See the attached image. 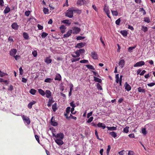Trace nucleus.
I'll return each mask as SVG.
<instances>
[{"mask_svg":"<svg viewBox=\"0 0 155 155\" xmlns=\"http://www.w3.org/2000/svg\"><path fill=\"white\" fill-rule=\"evenodd\" d=\"M85 52V51L84 49H80L75 51V53L76 54V55L74 54H72L71 56L74 58H76L79 57L80 56V54L84 53Z\"/></svg>","mask_w":155,"mask_h":155,"instance_id":"nucleus-1","label":"nucleus"},{"mask_svg":"<svg viewBox=\"0 0 155 155\" xmlns=\"http://www.w3.org/2000/svg\"><path fill=\"white\" fill-rule=\"evenodd\" d=\"M73 13L71 8H70L67 11V12L66 13L65 15L69 18H72L73 16Z\"/></svg>","mask_w":155,"mask_h":155,"instance_id":"nucleus-2","label":"nucleus"},{"mask_svg":"<svg viewBox=\"0 0 155 155\" xmlns=\"http://www.w3.org/2000/svg\"><path fill=\"white\" fill-rule=\"evenodd\" d=\"M22 117L23 120L25 121L28 124H29L30 123L31 121L28 117L24 115H22Z\"/></svg>","mask_w":155,"mask_h":155,"instance_id":"nucleus-3","label":"nucleus"},{"mask_svg":"<svg viewBox=\"0 0 155 155\" xmlns=\"http://www.w3.org/2000/svg\"><path fill=\"white\" fill-rule=\"evenodd\" d=\"M145 62L143 61H140L136 63L134 65V67H140L144 65Z\"/></svg>","mask_w":155,"mask_h":155,"instance_id":"nucleus-4","label":"nucleus"},{"mask_svg":"<svg viewBox=\"0 0 155 155\" xmlns=\"http://www.w3.org/2000/svg\"><path fill=\"white\" fill-rule=\"evenodd\" d=\"M71 107H68L66 109V114H64V116L68 119H70V117H68V115L70 113Z\"/></svg>","mask_w":155,"mask_h":155,"instance_id":"nucleus-5","label":"nucleus"},{"mask_svg":"<svg viewBox=\"0 0 155 155\" xmlns=\"http://www.w3.org/2000/svg\"><path fill=\"white\" fill-rule=\"evenodd\" d=\"M71 9L72 11L73 12H74L77 13L79 14H80L81 12V10L78 9L74 7H71Z\"/></svg>","mask_w":155,"mask_h":155,"instance_id":"nucleus-6","label":"nucleus"},{"mask_svg":"<svg viewBox=\"0 0 155 155\" xmlns=\"http://www.w3.org/2000/svg\"><path fill=\"white\" fill-rule=\"evenodd\" d=\"M64 137V135L62 133H60L57 134L56 135V139L62 140Z\"/></svg>","mask_w":155,"mask_h":155,"instance_id":"nucleus-7","label":"nucleus"},{"mask_svg":"<svg viewBox=\"0 0 155 155\" xmlns=\"http://www.w3.org/2000/svg\"><path fill=\"white\" fill-rule=\"evenodd\" d=\"M91 56L95 60L97 59V54L95 51H92L91 53Z\"/></svg>","mask_w":155,"mask_h":155,"instance_id":"nucleus-8","label":"nucleus"},{"mask_svg":"<svg viewBox=\"0 0 155 155\" xmlns=\"http://www.w3.org/2000/svg\"><path fill=\"white\" fill-rule=\"evenodd\" d=\"M17 53V50L15 49H13L9 52L10 54L12 56H14Z\"/></svg>","mask_w":155,"mask_h":155,"instance_id":"nucleus-9","label":"nucleus"},{"mask_svg":"<svg viewBox=\"0 0 155 155\" xmlns=\"http://www.w3.org/2000/svg\"><path fill=\"white\" fill-rule=\"evenodd\" d=\"M72 29L73 31H74V33L76 34L78 33L81 31V29L80 28H78L76 27H73L72 28Z\"/></svg>","mask_w":155,"mask_h":155,"instance_id":"nucleus-10","label":"nucleus"},{"mask_svg":"<svg viewBox=\"0 0 155 155\" xmlns=\"http://www.w3.org/2000/svg\"><path fill=\"white\" fill-rule=\"evenodd\" d=\"M12 28L15 30H17L18 28V25L16 23H14L11 25Z\"/></svg>","mask_w":155,"mask_h":155,"instance_id":"nucleus-11","label":"nucleus"},{"mask_svg":"<svg viewBox=\"0 0 155 155\" xmlns=\"http://www.w3.org/2000/svg\"><path fill=\"white\" fill-rule=\"evenodd\" d=\"M55 141L58 145L59 146H61L64 143V142L62 140L56 139L55 140Z\"/></svg>","mask_w":155,"mask_h":155,"instance_id":"nucleus-12","label":"nucleus"},{"mask_svg":"<svg viewBox=\"0 0 155 155\" xmlns=\"http://www.w3.org/2000/svg\"><path fill=\"white\" fill-rule=\"evenodd\" d=\"M51 124L52 126H55L58 125V123L55 121L54 119L53 120V117H52L51 120Z\"/></svg>","mask_w":155,"mask_h":155,"instance_id":"nucleus-13","label":"nucleus"},{"mask_svg":"<svg viewBox=\"0 0 155 155\" xmlns=\"http://www.w3.org/2000/svg\"><path fill=\"white\" fill-rule=\"evenodd\" d=\"M124 86L125 89L127 91H129L131 90V87L127 82H126Z\"/></svg>","mask_w":155,"mask_h":155,"instance_id":"nucleus-14","label":"nucleus"},{"mask_svg":"<svg viewBox=\"0 0 155 155\" xmlns=\"http://www.w3.org/2000/svg\"><path fill=\"white\" fill-rule=\"evenodd\" d=\"M45 94L46 97L48 98H50L51 96V92L49 90H46L45 91Z\"/></svg>","mask_w":155,"mask_h":155,"instance_id":"nucleus-15","label":"nucleus"},{"mask_svg":"<svg viewBox=\"0 0 155 155\" xmlns=\"http://www.w3.org/2000/svg\"><path fill=\"white\" fill-rule=\"evenodd\" d=\"M72 33V30H69L66 34H65L64 35V38H67L69 37L71 35Z\"/></svg>","mask_w":155,"mask_h":155,"instance_id":"nucleus-16","label":"nucleus"},{"mask_svg":"<svg viewBox=\"0 0 155 155\" xmlns=\"http://www.w3.org/2000/svg\"><path fill=\"white\" fill-rule=\"evenodd\" d=\"M85 45V43H80L77 44L75 46V47L78 48H82Z\"/></svg>","mask_w":155,"mask_h":155,"instance_id":"nucleus-17","label":"nucleus"},{"mask_svg":"<svg viewBox=\"0 0 155 155\" xmlns=\"http://www.w3.org/2000/svg\"><path fill=\"white\" fill-rule=\"evenodd\" d=\"M125 64V61L123 59L121 60L119 63V65L120 66L121 68H123Z\"/></svg>","mask_w":155,"mask_h":155,"instance_id":"nucleus-18","label":"nucleus"},{"mask_svg":"<svg viewBox=\"0 0 155 155\" xmlns=\"http://www.w3.org/2000/svg\"><path fill=\"white\" fill-rule=\"evenodd\" d=\"M60 29L62 33H64L65 31L66 27L64 25H62L60 27Z\"/></svg>","mask_w":155,"mask_h":155,"instance_id":"nucleus-19","label":"nucleus"},{"mask_svg":"<svg viewBox=\"0 0 155 155\" xmlns=\"http://www.w3.org/2000/svg\"><path fill=\"white\" fill-rule=\"evenodd\" d=\"M85 3L83 0H78L77 2V5H81Z\"/></svg>","mask_w":155,"mask_h":155,"instance_id":"nucleus-20","label":"nucleus"},{"mask_svg":"<svg viewBox=\"0 0 155 155\" xmlns=\"http://www.w3.org/2000/svg\"><path fill=\"white\" fill-rule=\"evenodd\" d=\"M54 102V101L53 100L52 98L49 99L48 100V103L47 104V106L48 107H51L52 103H53Z\"/></svg>","mask_w":155,"mask_h":155,"instance_id":"nucleus-21","label":"nucleus"},{"mask_svg":"<svg viewBox=\"0 0 155 155\" xmlns=\"http://www.w3.org/2000/svg\"><path fill=\"white\" fill-rule=\"evenodd\" d=\"M97 126L99 127H101L103 129H105L106 127L105 124H103L102 123H99L97 124Z\"/></svg>","mask_w":155,"mask_h":155,"instance_id":"nucleus-22","label":"nucleus"},{"mask_svg":"<svg viewBox=\"0 0 155 155\" xmlns=\"http://www.w3.org/2000/svg\"><path fill=\"white\" fill-rule=\"evenodd\" d=\"M61 76L59 74H56V77L54 78L55 81L58 80L60 81L61 80Z\"/></svg>","mask_w":155,"mask_h":155,"instance_id":"nucleus-23","label":"nucleus"},{"mask_svg":"<svg viewBox=\"0 0 155 155\" xmlns=\"http://www.w3.org/2000/svg\"><path fill=\"white\" fill-rule=\"evenodd\" d=\"M94 81L95 82H98L99 83H101L102 82V80L101 79H100L95 76L94 77Z\"/></svg>","mask_w":155,"mask_h":155,"instance_id":"nucleus-24","label":"nucleus"},{"mask_svg":"<svg viewBox=\"0 0 155 155\" xmlns=\"http://www.w3.org/2000/svg\"><path fill=\"white\" fill-rule=\"evenodd\" d=\"M137 91L139 92H141L143 93H145V89L142 88L141 87H139L137 88Z\"/></svg>","mask_w":155,"mask_h":155,"instance_id":"nucleus-25","label":"nucleus"},{"mask_svg":"<svg viewBox=\"0 0 155 155\" xmlns=\"http://www.w3.org/2000/svg\"><path fill=\"white\" fill-rule=\"evenodd\" d=\"M23 35L24 38L26 40L29 39V37L28 34L26 32H24L23 33Z\"/></svg>","mask_w":155,"mask_h":155,"instance_id":"nucleus-26","label":"nucleus"},{"mask_svg":"<svg viewBox=\"0 0 155 155\" xmlns=\"http://www.w3.org/2000/svg\"><path fill=\"white\" fill-rule=\"evenodd\" d=\"M10 11V8L8 6L6 7L4 11V12L5 14L8 13Z\"/></svg>","mask_w":155,"mask_h":155,"instance_id":"nucleus-27","label":"nucleus"},{"mask_svg":"<svg viewBox=\"0 0 155 155\" xmlns=\"http://www.w3.org/2000/svg\"><path fill=\"white\" fill-rule=\"evenodd\" d=\"M106 127L107 129L108 130H114L117 129V127Z\"/></svg>","mask_w":155,"mask_h":155,"instance_id":"nucleus-28","label":"nucleus"},{"mask_svg":"<svg viewBox=\"0 0 155 155\" xmlns=\"http://www.w3.org/2000/svg\"><path fill=\"white\" fill-rule=\"evenodd\" d=\"M120 33L124 37L126 36L127 35V32L126 30L121 31Z\"/></svg>","mask_w":155,"mask_h":155,"instance_id":"nucleus-29","label":"nucleus"},{"mask_svg":"<svg viewBox=\"0 0 155 155\" xmlns=\"http://www.w3.org/2000/svg\"><path fill=\"white\" fill-rule=\"evenodd\" d=\"M52 108L53 111L55 112L57 109V103H55L53 104L52 106Z\"/></svg>","mask_w":155,"mask_h":155,"instance_id":"nucleus-30","label":"nucleus"},{"mask_svg":"<svg viewBox=\"0 0 155 155\" xmlns=\"http://www.w3.org/2000/svg\"><path fill=\"white\" fill-rule=\"evenodd\" d=\"M109 134L114 138L116 137L117 136V133L114 131L110 132Z\"/></svg>","mask_w":155,"mask_h":155,"instance_id":"nucleus-31","label":"nucleus"},{"mask_svg":"<svg viewBox=\"0 0 155 155\" xmlns=\"http://www.w3.org/2000/svg\"><path fill=\"white\" fill-rule=\"evenodd\" d=\"M38 91L39 93L42 96H44L45 94V93L44 91L41 89H38Z\"/></svg>","mask_w":155,"mask_h":155,"instance_id":"nucleus-32","label":"nucleus"},{"mask_svg":"<svg viewBox=\"0 0 155 155\" xmlns=\"http://www.w3.org/2000/svg\"><path fill=\"white\" fill-rule=\"evenodd\" d=\"M52 61L51 60L49 57L46 58L45 61L47 64H50L51 63Z\"/></svg>","mask_w":155,"mask_h":155,"instance_id":"nucleus-33","label":"nucleus"},{"mask_svg":"<svg viewBox=\"0 0 155 155\" xmlns=\"http://www.w3.org/2000/svg\"><path fill=\"white\" fill-rule=\"evenodd\" d=\"M104 10L106 13L110 12L109 8L107 7L106 5L105 6L104 8Z\"/></svg>","mask_w":155,"mask_h":155,"instance_id":"nucleus-34","label":"nucleus"},{"mask_svg":"<svg viewBox=\"0 0 155 155\" xmlns=\"http://www.w3.org/2000/svg\"><path fill=\"white\" fill-rule=\"evenodd\" d=\"M86 67L88 69L95 70V69L94 67L91 65L88 64L86 65Z\"/></svg>","mask_w":155,"mask_h":155,"instance_id":"nucleus-35","label":"nucleus"},{"mask_svg":"<svg viewBox=\"0 0 155 155\" xmlns=\"http://www.w3.org/2000/svg\"><path fill=\"white\" fill-rule=\"evenodd\" d=\"M52 80H53L52 79H51V78H48L46 79L44 81L45 82L50 83L52 81Z\"/></svg>","mask_w":155,"mask_h":155,"instance_id":"nucleus-36","label":"nucleus"},{"mask_svg":"<svg viewBox=\"0 0 155 155\" xmlns=\"http://www.w3.org/2000/svg\"><path fill=\"white\" fill-rule=\"evenodd\" d=\"M113 15L117 16L118 15V13L117 11H111Z\"/></svg>","mask_w":155,"mask_h":155,"instance_id":"nucleus-37","label":"nucleus"},{"mask_svg":"<svg viewBox=\"0 0 155 155\" xmlns=\"http://www.w3.org/2000/svg\"><path fill=\"white\" fill-rule=\"evenodd\" d=\"M36 92V90L33 89H31L30 91V93L33 95L35 94Z\"/></svg>","mask_w":155,"mask_h":155,"instance_id":"nucleus-38","label":"nucleus"},{"mask_svg":"<svg viewBox=\"0 0 155 155\" xmlns=\"http://www.w3.org/2000/svg\"><path fill=\"white\" fill-rule=\"evenodd\" d=\"M62 23L68 24L69 25H70L71 23L69 22V21L68 20H65L62 21Z\"/></svg>","mask_w":155,"mask_h":155,"instance_id":"nucleus-39","label":"nucleus"},{"mask_svg":"<svg viewBox=\"0 0 155 155\" xmlns=\"http://www.w3.org/2000/svg\"><path fill=\"white\" fill-rule=\"evenodd\" d=\"M8 42L10 43L13 42L14 41L13 39L12 38V36H10L8 38Z\"/></svg>","mask_w":155,"mask_h":155,"instance_id":"nucleus-40","label":"nucleus"},{"mask_svg":"<svg viewBox=\"0 0 155 155\" xmlns=\"http://www.w3.org/2000/svg\"><path fill=\"white\" fill-rule=\"evenodd\" d=\"M142 30L144 32L147 31L148 28L146 27L143 26H142Z\"/></svg>","mask_w":155,"mask_h":155,"instance_id":"nucleus-41","label":"nucleus"},{"mask_svg":"<svg viewBox=\"0 0 155 155\" xmlns=\"http://www.w3.org/2000/svg\"><path fill=\"white\" fill-rule=\"evenodd\" d=\"M129 127H126L125 128H124L123 130V132L125 133H127L129 131L128 129Z\"/></svg>","mask_w":155,"mask_h":155,"instance_id":"nucleus-42","label":"nucleus"},{"mask_svg":"<svg viewBox=\"0 0 155 155\" xmlns=\"http://www.w3.org/2000/svg\"><path fill=\"white\" fill-rule=\"evenodd\" d=\"M136 46H134L132 47H130L128 48V51L130 52H131L132 51V50L136 48Z\"/></svg>","mask_w":155,"mask_h":155,"instance_id":"nucleus-43","label":"nucleus"},{"mask_svg":"<svg viewBox=\"0 0 155 155\" xmlns=\"http://www.w3.org/2000/svg\"><path fill=\"white\" fill-rule=\"evenodd\" d=\"M43 12L45 14H48V10L47 8H44L43 9Z\"/></svg>","mask_w":155,"mask_h":155,"instance_id":"nucleus-44","label":"nucleus"},{"mask_svg":"<svg viewBox=\"0 0 155 155\" xmlns=\"http://www.w3.org/2000/svg\"><path fill=\"white\" fill-rule=\"evenodd\" d=\"M48 35V34L44 32H43L41 35V37L42 38H45Z\"/></svg>","mask_w":155,"mask_h":155,"instance_id":"nucleus-45","label":"nucleus"},{"mask_svg":"<svg viewBox=\"0 0 155 155\" xmlns=\"http://www.w3.org/2000/svg\"><path fill=\"white\" fill-rule=\"evenodd\" d=\"M32 54L34 57H36L37 55V52L36 51H32Z\"/></svg>","mask_w":155,"mask_h":155,"instance_id":"nucleus-46","label":"nucleus"},{"mask_svg":"<svg viewBox=\"0 0 155 155\" xmlns=\"http://www.w3.org/2000/svg\"><path fill=\"white\" fill-rule=\"evenodd\" d=\"M110 148L111 147H110V145H109L108 146V148L107 150V154L108 155V154L109 153V152L110 150Z\"/></svg>","mask_w":155,"mask_h":155,"instance_id":"nucleus-47","label":"nucleus"},{"mask_svg":"<svg viewBox=\"0 0 155 155\" xmlns=\"http://www.w3.org/2000/svg\"><path fill=\"white\" fill-rule=\"evenodd\" d=\"M120 18H118V19L116 20L115 21V23L117 25H119L120 24Z\"/></svg>","mask_w":155,"mask_h":155,"instance_id":"nucleus-48","label":"nucleus"},{"mask_svg":"<svg viewBox=\"0 0 155 155\" xmlns=\"http://www.w3.org/2000/svg\"><path fill=\"white\" fill-rule=\"evenodd\" d=\"M93 118H94L92 117H90L88 119V120L87 121V122L88 123L91 122L93 120Z\"/></svg>","mask_w":155,"mask_h":155,"instance_id":"nucleus-49","label":"nucleus"},{"mask_svg":"<svg viewBox=\"0 0 155 155\" xmlns=\"http://www.w3.org/2000/svg\"><path fill=\"white\" fill-rule=\"evenodd\" d=\"M142 133L144 134L145 135L147 134V132L146 131L145 128H143L142 129Z\"/></svg>","mask_w":155,"mask_h":155,"instance_id":"nucleus-50","label":"nucleus"},{"mask_svg":"<svg viewBox=\"0 0 155 155\" xmlns=\"http://www.w3.org/2000/svg\"><path fill=\"white\" fill-rule=\"evenodd\" d=\"M97 87L98 89L100 90H102V89L101 86L100 84L99 83L97 84Z\"/></svg>","mask_w":155,"mask_h":155,"instance_id":"nucleus-51","label":"nucleus"},{"mask_svg":"<svg viewBox=\"0 0 155 155\" xmlns=\"http://www.w3.org/2000/svg\"><path fill=\"white\" fill-rule=\"evenodd\" d=\"M92 72L93 73L94 75L97 76V77H100V75H99L97 73L94 71H92Z\"/></svg>","mask_w":155,"mask_h":155,"instance_id":"nucleus-52","label":"nucleus"},{"mask_svg":"<svg viewBox=\"0 0 155 155\" xmlns=\"http://www.w3.org/2000/svg\"><path fill=\"white\" fill-rule=\"evenodd\" d=\"M80 62L81 63H85L88 62V61L87 60H82L80 61Z\"/></svg>","mask_w":155,"mask_h":155,"instance_id":"nucleus-53","label":"nucleus"},{"mask_svg":"<svg viewBox=\"0 0 155 155\" xmlns=\"http://www.w3.org/2000/svg\"><path fill=\"white\" fill-rule=\"evenodd\" d=\"M80 59V58H75V59L73 58L72 59V62H75L77 61H78Z\"/></svg>","mask_w":155,"mask_h":155,"instance_id":"nucleus-54","label":"nucleus"},{"mask_svg":"<svg viewBox=\"0 0 155 155\" xmlns=\"http://www.w3.org/2000/svg\"><path fill=\"white\" fill-rule=\"evenodd\" d=\"M155 83L153 82L147 84V85L149 87H152L154 85Z\"/></svg>","mask_w":155,"mask_h":155,"instance_id":"nucleus-55","label":"nucleus"},{"mask_svg":"<svg viewBox=\"0 0 155 155\" xmlns=\"http://www.w3.org/2000/svg\"><path fill=\"white\" fill-rule=\"evenodd\" d=\"M144 21L147 23H149L150 22V20L149 18H144Z\"/></svg>","mask_w":155,"mask_h":155,"instance_id":"nucleus-56","label":"nucleus"},{"mask_svg":"<svg viewBox=\"0 0 155 155\" xmlns=\"http://www.w3.org/2000/svg\"><path fill=\"white\" fill-rule=\"evenodd\" d=\"M74 107H72L71 110V113L73 114H75L76 112V111H75L74 112Z\"/></svg>","mask_w":155,"mask_h":155,"instance_id":"nucleus-57","label":"nucleus"},{"mask_svg":"<svg viewBox=\"0 0 155 155\" xmlns=\"http://www.w3.org/2000/svg\"><path fill=\"white\" fill-rule=\"evenodd\" d=\"M30 13V11H26L25 12V15L26 16H28L29 15Z\"/></svg>","mask_w":155,"mask_h":155,"instance_id":"nucleus-58","label":"nucleus"},{"mask_svg":"<svg viewBox=\"0 0 155 155\" xmlns=\"http://www.w3.org/2000/svg\"><path fill=\"white\" fill-rule=\"evenodd\" d=\"M128 155H134V154L133 151L130 150L129 151Z\"/></svg>","mask_w":155,"mask_h":155,"instance_id":"nucleus-59","label":"nucleus"},{"mask_svg":"<svg viewBox=\"0 0 155 155\" xmlns=\"http://www.w3.org/2000/svg\"><path fill=\"white\" fill-rule=\"evenodd\" d=\"M84 38V37L82 36H78L77 38V39L78 40H82Z\"/></svg>","mask_w":155,"mask_h":155,"instance_id":"nucleus-60","label":"nucleus"},{"mask_svg":"<svg viewBox=\"0 0 155 155\" xmlns=\"http://www.w3.org/2000/svg\"><path fill=\"white\" fill-rule=\"evenodd\" d=\"M69 117H70V118H71L72 119L75 120H76L77 119V117H76L73 116L71 114H70V115Z\"/></svg>","mask_w":155,"mask_h":155,"instance_id":"nucleus-61","label":"nucleus"},{"mask_svg":"<svg viewBox=\"0 0 155 155\" xmlns=\"http://www.w3.org/2000/svg\"><path fill=\"white\" fill-rule=\"evenodd\" d=\"M37 26L38 29L39 30H41L43 28V26L39 24Z\"/></svg>","mask_w":155,"mask_h":155,"instance_id":"nucleus-62","label":"nucleus"},{"mask_svg":"<svg viewBox=\"0 0 155 155\" xmlns=\"http://www.w3.org/2000/svg\"><path fill=\"white\" fill-rule=\"evenodd\" d=\"M70 105L72 107L74 108L75 107V104L74 103V102L73 101L71 102L70 104Z\"/></svg>","mask_w":155,"mask_h":155,"instance_id":"nucleus-63","label":"nucleus"},{"mask_svg":"<svg viewBox=\"0 0 155 155\" xmlns=\"http://www.w3.org/2000/svg\"><path fill=\"white\" fill-rule=\"evenodd\" d=\"M70 90L71 91H72V90H73V85L71 83L70 84Z\"/></svg>","mask_w":155,"mask_h":155,"instance_id":"nucleus-64","label":"nucleus"}]
</instances>
